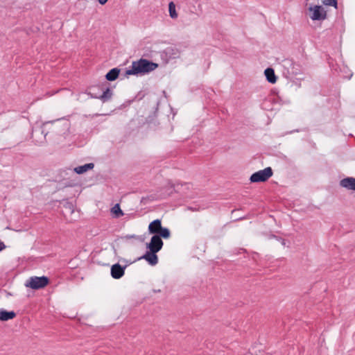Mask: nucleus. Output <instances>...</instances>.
<instances>
[{"instance_id": "nucleus-9", "label": "nucleus", "mask_w": 355, "mask_h": 355, "mask_svg": "<svg viewBox=\"0 0 355 355\" xmlns=\"http://www.w3.org/2000/svg\"><path fill=\"white\" fill-rule=\"evenodd\" d=\"M157 252L148 250L144 255L138 258V260L144 259L150 266H155L158 263V257L157 255Z\"/></svg>"}, {"instance_id": "nucleus-8", "label": "nucleus", "mask_w": 355, "mask_h": 355, "mask_svg": "<svg viewBox=\"0 0 355 355\" xmlns=\"http://www.w3.org/2000/svg\"><path fill=\"white\" fill-rule=\"evenodd\" d=\"M126 266H122L119 263L112 265L110 269L112 277L116 279L121 278L125 274Z\"/></svg>"}, {"instance_id": "nucleus-26", "label": "nucleus", "mask_w": 355, "mask_h": 355, "mask_svg": "<svg viewBox=\"0 0 355 355\" xmlns=\"http://www.w3.org/2000/svg\"><path fill=\"white\" fill-rule=\"evenodd\" d=\"M146 200H147V198L142 197V198H141V203H145V202H146Z\"/></svg>"}, {"instance_id": "nucleus-22", "label": "nucleus", "mask_w": 355, "mask_h": 355, "mask_svg": "<svg viewBox=\"0 0 355 355\" xmlns=\"http://www.w3.org/2000/svg\"><path fill=\"white\" fill-rule=\"evenodd\" d=\"M322 2L325 6H330L337 8L338 0H322Z\"/></svg>"}, {"instance_id": "nucleus-15", "label": "nucleus", "mask_w": 355, "mask_h": 355, "mask_svg": "<svg viewBox=\"0 0 355 355\" xmlns=\"http://www.w3.org/2000/svg\"><path fill=\"white\" fill-rule=\"evenodd\" d=\"M120 69L113 68L110 69L105 75V79L108 81H114L119 77Z\"/></svg>"}, {"instance_id": "nucleus-6", "label": "nucleus", "mask_w": 355, "mask_h": 355, "mask_svg": "<svg viewBox=\"0 0 355 355\" xmlns=\"http://www.w3.org/2000/svg\"><path fill=\"white\" fill-rule=\"evenodd\" d=\"M180 56V51L178 49L174 47H167L166 48L161 54V57L162 60H164L167 63L171 59H175Z\"/></svg>"}, {"instance_id": "nucleus-7", "label": "nucleus", "mask_w": 355, "mask_h": 355, "mask_svg": "<svg viewBox=\"0 0 355 355\" xmlns=\"http://www.w3.org/2000/svg\"><path fill=\"white\" fill-rule=\"evenodd\" d=\"M309 10L312 12L311 19L320 21L326 19L327 12L321 6H315L313 8L310 7Z\"/></svg>"}, {"instance_id": "nucleus-1", "label": "nucleus", "mask_w": 355, "mask_h": 355, "mask_svg": "<svg viewBox=\"0 0 355 355\" xmlns=\"http://www.w3.org/2000/svg\"><path fill=\"white\" fill-rule=\"evenodd\" d=\"M158 67V64L144 58L133 61L131 67L125 71V76H143L154 71Z\"/></svg>"}, {"instance_id": "nucleus-25", "label": "nucleus", "mask_w": 355, "mask_h": 355, "mask_svg": "<svg viewBox=\"0 0 355 355\" xmlns=\"http://www.w3.org/2000/svg\"><path fill=\"white\" fill-rule=\"evenodd\" d=\"M125 238L128 239H132V238H136V235L135 234H132V235H126L125 236Z\"/></svg>"}, {"instance_id": "nucleus-20", "label": "nucleus", "mask_w": 355, "mask_h": 355, "mask_svg": "<svg viewBox=\"0 0 355 355\" xmlns=\"http://www.w3.org/2000/svg\"><path fill=\"white\" fill-rule=\"evenodd\" d=\"M156 236H159L160 239H168L171 236V232L168 228L162 227Z\"/></svg>"}, {"instance_id": "nucleus-24", "label": "nucleus", "mask_w": 355, "mask_h": 355, "mask_svg": "<svg viewBox=\"0 0 355 355\" xmlns=\"http://www.w3.org/2000/svg\"><path fill=\"white\" fill-rule=\"evenodd\" d=\"M97 1L101 5H104L107 2L108 0H97Z\"/></svg>"}, {"instance_id": "nucleus-5", "label": "nucleus", "mask_w": 355, "mask_h": 355, "mask_svg": "<svg viewBox=\"0 0 355 355\" xmlns=\"http://www.w3.org/2000/svg\"><path fill=\"white\" fill-rule=\"evenodd\" d=\"M164 243L159 236L153 235L149 243H146V248L151 251L158 252L163 247Z\"/></svg>"}, {"instance_id": "nucleus-16", "label": "nucleus", "mask_w": 355, "mask_h": 355, "mask_svg": "<svg viewBox=\"0 0 355 355\" xmlns=\"http://www.w3.org/2000/svg\"><path fill=\"white\" fill-rule=\"evenodd\" d=\"M60 119H56V120H53V121H45L42 123V127L40 128V129L39 130H33V133H32V137L33 138L34 137V135L35 134H36L37 132H40L41 134H43L44 135V137H43V139H46V136L47 135L48 132H45L44 133V130L42 129V128L44 126H46L49 124H54L56 122H58Z\"/></svg>"}, {"instance_id": "nucleus-27", "label": "nucleus", "mask_w": 355, "mask_h": 355, "mask_svg": "<svg viewBox=\"0 0 355 355\" xmlns=\"http://www.w3.org/2000/svg\"><path fill=\"white\" fill-rule=\"evenodd\" d=\"M279 241H281L282 244L283 245H286V241H285V240H284V239H283L280 238V239H279Z\"/></svg>"}, {"instance_id": "nucleus-18", "label": "nucleus", "mask_w": 355, "mask_h": 355, "mask_svg": "<svg viewBox=\"0 0 355 355\" xmlns=\"http://www.w3.org/2000/svg\"><path fill=\"white\" fill-rule=\"evenodd\" d=\"M69 129V123L65 122L61 125L59 124L55 125L53 127V131L58 135H62L65 133V131H67Z\"/></svg>"}, {"instance_id": "nucleus-28", "label": "nucleus", "mask_w": 355, "mask_h": 355, "mask_svg": "<svg viewBox=\"0 0 355 355\" xmlns=\"http://www.w3.org/2000/svg\"><path fill=\"white\" fill-rule=\"evenodd\" d=\"M160 291H160L159 289H158V290H155V289H154V290H153V293H159Z\"/></svg>"}, {"instance_id": "nucleus-3", "label": "nucleus", "mask_w": 355, "mask_h": 355, "mask_svg": "<svg viewBox=\"0 0 355 355\" xmlns=\"http://www.w3.org/2000/svg\"><path fill=\"white\" fill-rule=\"evenodd\" d=\"M49 283V279L46 276L31 277L25 284L26 286L33 290H38L44 288Z\"/></svg>"}, {"instance_id": "nucleus-11", "label": "nucleus", "mask_w": 355, "mask_h": 355, "mask_svg": "<svg viewBox=\"0 0 355 355\" xmlns=\"http://www.w3.org/2000/svg\"><path fill=\"white\" fill-rule=\"evenodd\" d=\"M162 226V221L160 219H155L153 220L148 225V232L150 234L157 235L160 231Z\"/></svg>"}, {"instance_id": "nucleus-4", "label": "nucleus", "mask_w": 355, "mask_h": 355, "mask_svg": "<svg viewBox=\"0 0 355 355\" xmlns=\"http://www.w3.org/2000/svg\"><path fill=\"white\" fill-rule=\"evenodd\" d=\"M273 175L271 167L268 166L252 173L250 178L251 182H263L267 181Z\"/></svg>"}, {"instance_id": "nucleus-19", "label": "nucleus", "mask_w": 355, "mask_h": 355, "mask_svg": "<svg viewBox=\"0 0 355 355\" xmlns=\"http://www.w3.org/2000/svg\"><path fill=\"white\" fill-rule=\"evenodd\" d=\"M168 12L169 15L172 19H176L178 17V13L175 10V5L173 1H171L168 3Z\"/></svg>"}, {"instance_id": "nucleus-29", "label": "nucleus", "mask_w": 355, "mask_h": 355, "mask_svg": "<svg viewBox=\"0 0 355 355\" xmlns=\"http://www.w3.org/2000/svg\"><path fill=\"white\" fill-rule=\"evenodd\" d=\"M93 92H94V94H98L96 92H95V90H93Z\"/></svg>"}, {"instance_id": "nucleus-21", "label": "nucleus", "mask_w": 355, "mask_h": 355, "mask_svg": "<svg viewBox=\"0 0 355 355\" xmlns=\"http://www.w3.org/2000/svg\"><path fill=\"white\" fill-rule=\"evenodd\" d=\"M113 214H114V216L116 218H119L122 216H123V212L121 209L120 206L119 204H116L111 209Z\"/></svg>"}, {"instance_id": "nucleus-2", "label": "nucleus", "mask_w": 355, "mask_h": 355, "mask_svg": "<svg viewBox=\"0 0 355 355\" xmlns=\"http://www.w3.org/2000/svg\"><path fill=\"white\" fill-rule=\"evenodd\" d=\"M92 98H99L103 103L110 101L113 95L112 91L105 85H101L99 87L92 86L87 92Z\"/></svg>"}, {"instance_id": "nucleus-12", "label": "nucleus", "mask_w": 355, "mask_h": 355, "mask_svg": "<svg viewBox=\"0 0 355 355\" xmlns=\"http://www.w3.org/2000/svg\"><path fill=\"white\" fill-rule=\"evenodd\" d=\"M16 316V313L13 311H8L5 309H0V320L8 321L13 319Z\"/></svg>"}, {"instance_id": "nucleus-13", "label": "nucleus", "mask_w": 355, "mask_h": 355, "mask_svg": "<svg viewBox=\"0 0 355 355\" xmlns=\"http://www.w3.org/2000/svg\"><path fill=\"white\" fill-rule=\"evenodd\" d=\"M264 74L266 76V80L272 84H274L277 81V76L275 73V71L271 67H268L264 71Z\"/></svg>"}, {"instance_id": "nucleus-10", "label": "nucleus", "mask_w": 355, "mask_h": 355, "mask_svg": "<svg viewBox=\"0 0 355 355\" xmlns=\"http://www.w3.org/2000/svg\"><path fill=\"white\" fill-rule=\"evenodd\" d=\"M340 186L347 190L355 191V178L347 177L340 181Z\"/></svg>"}, {"instance_id": "nucleus-17", "label": "nucleus", "mask_w": 355, "mask_h": 355, "mask_svg": "<svg viewBox=\"0 0 355 355\" xmlns=\"http://www.w3.org/2000/svg\"><path fill=\"white\" fill-rule=\"evenodd\" d=\"M284 64L288 67V69H291L289 73H291L292 74H297L300 71V69H298L299 65L294 63L292 60H286Z\"/></svg>"}, {"instance_id": "nucleus-23", "label": "nucleus", "mask_w": 355, "mask_h": 355, "mask_svg": "<svg viewBox=\"0 0 355 355\" xmlns=\"http://www.w3.org/2000/svg\"><path fill=\"white\" fill-rule=\"evenodd\" d=\"M6 245L4 244L3 242H2L1 241H0V252L2 251L3 250H4L6 248Z\"/></svg>"}, {"instance_id": "nucleus-14", "label": "nucleus", "mask_w": 355, "mask_h": 355, "mask_svg": "<svg viewBox=\"0 0 355 355\" xmlns=\"http://www.w3.org/2000/svg\"><path fill=\"white\" fill-rule=\"evenodd\" d=\"M94 167V163H88V164H85L82 166L75 167L73 168V171L75 173H76L77 174H83V173H86L87 171H88L89 170L93 169Z\"/></svg>"}]
</instances>
